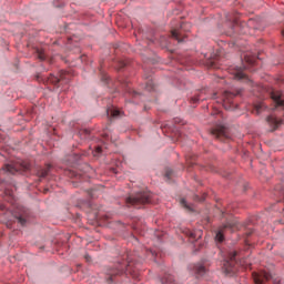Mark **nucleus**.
<instances>
[{
	"instance_id": "obj_25",
	"label": "nucleus",
	"mask_w": 284,
	"mask_h": 284,
	"mask_svg": "<svg viewBox=\"0 0 284 284\" xmlns=\"http://www.w3.org/2000/svg\"><path fill=\"white\" fill-rule=\"evenodd\" d=\"M146 90H149V91H150V90H154V84H152V82L149 81V82L146 83Z\"/></svg>"
},
{
	"instance_id": "obj_3",
	"label": "nucleus",
	"mask_w": 284,
	"mask_h": 284,
	"mask_svg": "<svg viewBox=\"0 0 284 284\" xmlns=\"http://www.w3.org/2000/svg\"><path fill=\"white\" fill-rule=\"evenodd\" d=\"M227 230H230L231 232H235V230H239V224L236 222H227L226 224L221 226L215 235V241H217L219 243H223L224 241L223 234H225Z\"/></svg>"
},
{
	"instance_id": "obj_7",
	"label": "nucleus",
	"mask_w": 284,
	"mask_h": 284,
	"mask_svg": "<svg viewBox=\"0 0 284 284\" xmlns=\"http://www.w3.org/2000/svg\"><path fill=\"white\" fill-rule=\"evenodd\" d=\"M272 278V274L263 271L261 273H253V280L255 284H263L265 281H270Z\"/></svg>"
},
{
	"instance_id": "obj_10",
	"label": "nucleus",
	"mask_w": 284,
	"mask_h": 284,
	"mask_svg": "<svg viewBox=\"0 0 284 284\" xmlns=\"http://www.w3.org/2000/svg\"><path fill=\"white\" fill-rule=\"evenodd\" d=\"M123 270H125V265H120L115 270H111L108 272V283H113L114 282V276H119V274H123Z\"/></svg>"
},
{
	"instance_id": "obj_21",
	"label": "nucleus",
	"mask_w": 284,
	"mask_h": 284,
	"mask_svg": "<svg viewBox=\"0 0 284 284\" xmlns=\"http://www.w3.org/2000/svg\"><path fill=\"white\" fill-rule=\"evenodd\" d=\"M245 61L246 63H248V65H254V58H250V57H245Z\"/></svg>"
},
{
	"instance_id": "obj_28",
	"label": "nucleus",
	"mask_w": 284,
	"mask_h": 284,
	"mask_svg": "<svg viewBox=\"0 0 284 284\" xmlns=\"http://www.w3.org/2000/svg\"><path fill=\"white\" fill-rule=\"evenodd\" d=\"M102 81H108V75H102Z\"/></svg>"
},
{
	"instance_id": "obj_19",
	"label": "nucleus",
	"mask_w": 284,
	"mask_h": 284,
	"mask_svg": "<svg viewBox=\"0 0 284 284\" xmlns=\"http://www.w3.org/2000/svg\"><path fill=\"white\" fill-rule=\"evenodd\" d=\"M106 112H108V114H110L113 118L119 116L121 114V112L116 109H111V110H108Z\"/></svg>"
},
{
	"instance_id": "obj_13",
	"label": "nucleus",
	"mask_w": 284,
	"mask_h": 284,
	"mask_svg": "<svg viewBox=\"0 0 284 284\" xmlns=\"http://www.w3.org/2000/svg\"><path fill=\"white\" fill-rule=\"evenodd\" d=\"M266 121L268 125L273 128V130H276V128H278V124L281 123V120L276 119V116L274 115L267 116Z\"/></svg>"
},
{
	"instance_id": "obj_4",
	"label": "nucleus",
	"mask_w": 284,
	"mask_h": 284,
	"mask_svg": "<svg viewBox=\"0 0 284 284\" xmlns=\"http://www.w3.org/2000/svg\"><path fill=\"white\" fill-rule=\"evenodd\" d=\"M2 170L9 174H17L19 172H28V170H30V165L26 163H12L7 164Z\"/></svg>"
},
{
	"instance_id": "obj_11",
	"label": "nucleus",
	"mask_w": 284,
	"mask_h": 284,
	"mask_svg": "<svg viewBox=\"0 0 284 284\" xmlns=\"http://www.w3.org/2000/svg\"><path fill=\"white\" fill-rule=\"evenodd\" d=\"M243 70H245V67L236 68L235 71L233 72L234 79H236L237 81H250L247 74H245Z\"/></svg>"
},
{
	"instance_id": "obj_14",
	"label": "nucleus",
	"mask_w": 284,
	"mask_h": 284,
	"mask_svg": "<svg viewBox=\"0 0 284 284\" xmlns=\"http://www.w3.org/2000/svg\"><path fill=\"white\" fill-rule=\"evenodd\" d=\"M264 110H267V105L264 102H258L254 105L253 114H261Z\"/></svg>"
},
{
	"instance_id": "obj_23",
	"label": "nucleus",
	"mask_w": 284,
	"mask_h": 284,
	"mask_svg": "<svg viewBox=\"0 0 284 284\" xmlns=\"http://www.w3.org/2000/svg\"><path fill=\"white\" fill-rule=\"evenodd\" d=\"M181 205H183V207H185L186 210H191L190 205H187V202L185 201V199L181 200Z\"/></svg>"
},
{
	"instance_id": "obj_9",
	"label": "nucleus",
	"mask_w": 284,
	"mask_h": 284,
	"mask_svg": "<svg viewBox=\"0 0 284 284\" xmlns=\"http://www.w3.org/2000/svg\"><path fill=\"white\" fill-rule=\"evenodd\" d=\"M271 99L274 101L275 108H284L283 93L280 91H272Z\"/></svg>"
},
{
	"instance_id": "obj_20",
	"label": "nucleus",
	"mask_w": 284,
	"mask_h": 284,
	"mask_svg": "<svg viewBox=\"0 0 284 284\" xmlns=\"http://www.w3.org/2000/svg\"><path fill=\"white\" fill-rule=\"evenodd\" d=\"M38 59H40V61H45V53L43 51H38Z\"/></svg>"
},
{
	"instance_id": "obj_12",
	"label": "nucleus",
	"mask_w": 284,
	"mask_h": 284,
	"mask_svg": "<svg viewBox=\"0 0 284 284\" xmlns=\"http://www.w3.org/2000/svg\"><path fill=\"white\" fill-rule=\"evenodd\" d=\"M63 79H68V73L65 71H62L60 73V78L57 75H50L48 78L49 83H52L53 85H59V81H63Z\"/></svg>"
},
{
	"instance_id": "obj_17",
	"label": "nucleus",
	"mask_w": 284,
	"mask_h": 284,
	"mask_svg": "<svg viewBox=\"0 0 284 284\" xmlns=\"http://www.w3.org/2000/svg\"><path fill=\"white\" fill-rule=\"evenodd\" d=\"M201 236H203V233L201 231L189 232V239H193V241H196V239H201Z\"/></svg>"
},
{
	"instance_id": "obj_5",
	"label": "nucleus",
	"mask_w": 284,
	"mask_h": 284,
	"mask_svg": "<svg viewBox=\"0 0 284 284\" xmlns=\"http://www.w3.org/2000/svg\"><path fill=\"white\" fill-rule=\"evenodd\" d=\"M239 94H241V91H237L236 93L226 91L224 93V108L225 110H234V108H236L235 104L232 103V100L234 97H239Z\"/></svg>"
},
{
	"instance_id": "obj_1",
	"label": "nucleus",
	"mask_w": 284,
	"mask_h": 284,
	"mask_svg": "<svg viewBox=\"0 0 284 284\" xmlns=\"http://www.w3.org/2000/svg\"><path fill=\"white\" fill-rule=\"evenodd\" d=\"M150 199H152V194L148 191H143L129 196L126 199V204L133 205V207H141V205H145V203H150Z\"/></svg>"
},
{
	"instance_id": "obj_24",
	"label": "nucleus",
	"mask_w": 284,
	"mask_h": 284,
	"mask_svg": "<svg viewBox=\"0 0 284 284\" xmlns=\"http://www.w3.org/2000/svg\"><path fill=\"white\" fill-rule=\"evenodd\" d=\"M201 99V95H195L191 99L192 103H199V100Z\"/></svg>"
},
{
	"instance_id": "obj_8",
	"label": "nucleus",
	"mask_w": 284,
	"mask_h": 284,
	"mask_svg": "<svg viewBox=\"0 0 284 284\" xmlns=\"http://www.w3.org/2000/svg\"><path fill=\"white\" fill-rule=\"evenodd\" d=\"M211 134L219 141H227V139H230L225 128L214 129Z\"/></svg>"
},
{
	"instance_id": "obj_6",
	"label": "nucleus",
	"mask_w": 284,
	"mask_h": 284,
	"mask_svg": "<svg viewBox=\"0 0 284 284\" xmlns=\"http://www.w3.org/2000/svg\"><path fill=\"white\" fill-rule=\"evenodd\" d=\"M28 216H30V211L26 207L18 209L16 213V219L20 225H26L28 223Z\"/></svg>"
},
{
	"instance_id": "obj_15",
	"label": "nucleus",
	"mask_w": 284,
	"mask_h": 284,
	"mask_svg": "<svg viewBox=\"0 0 284 284\" xmlns=\"http://www.w3.org/2000/svg\"><path fill=\"white\" fill-rule=\"evenodd\" d=\"M51 168L52 166L50 164H48L44 169H40L38 171V176H40V179H45V176H48Z\"/></svg>"
},
{
	"instance_id": "obj_31",
	"label": "nucleus",
	"mask_w": 284,
	"mask_h": 284,
	"mask_svg": "<svg viewBox=\"0 0 284 284\" xmlns=\"http://www.w3.org/2000/svg\"><path fill=\"white\" fill-rule=\"evenodd\" d=\"M104 136H109L108 133H105Z\"/></svg>"
},
{
	"instance_id": "obj_22",
	"label": "nucleus",
	"mask_w": 284,
	"mask_h": 284,
	"mask_svg": "<svg viewBox=\"0 0 284 284\" xmlns=\"http://www.w3.org/2000/svg\"><path fill=\"white\" fill-rule=\"evenodd\" d=\"M102 152H103V149L101 146H97L94 156H99V154H101Z\"/></svg>"
},
{
	"instance_id": "obj_18",
	"label": "nucleus",
	"mask_w": 284,
	"mask_h": 284,
	"mask_svg": "<svg viewBox=\"0 0 284 284\" xmlns=\"http://www.w3.org/2000/svg\"><path fill=\"white\" fill-rule=\"evenodd\" d=\"M173 39H175L176 41H179V43H181L183 41V39H181V31L174 29L171 32Z\"/></svg>"
},
{
	"instance_id": "obj_26",
	"label": "nucleus",
	"mask_w": 284,
	"mask_h": 284,
	"mask_svg": "<svg viewBox=\"0 0 284 284\" xmlns=\"http://www.w3.org/2000/svg\"><path fill=\"white\" fill-rule=\"evenodd\" d=\"M172 176V170L168 169L165 172V179H170Z\"/></svg>"
},
{
	"instance_id": "obj_30",
	"label": "nucleus",
	"mask_w": 284,
	"mask_h": 284,
	"mask_svg": "<svg viewBox=\"0 0 284 284\" xmlns=\"http://www.w3.org/2000/svg\"><path fill=\"white\" fill-rule=\"evenodd\" d=\"M85 260H87V261H90V255H85Z\"/></svg>"
},
{
	"instance_id": "obj_29",
	"label": "nucleus",
	"mask_w": 284,
	"mask_h": 284,
	"mask_svg": "<svg viewBox=\"0 0 284 284\" xmlns=\"http://www.w3.org/2000/svg\"><path fill=\"white\" fill-rule=\"evenodd\" d=\"M183 28H185V23H182V24H181V30H183Z\"/></svg>"
},
{
	"instance_id": "obj_27",
	"label": "nucleus",
	"mask_w": 284,
	"mask_h": 284,
	"mask_svg": "<svg viewBox=\"0 0 284 284\" xmlns=\"http://www.w3.org/2000/svg\"><path fill=\"white\" fill-rule=\"evenodd\" d=\"M197 201H205V197L200 199L199 195L195 196Z\"/></svg>"
},
{
	"instance_id": "obj_16",
	"label": "nucleus",
	"mask_w": 284,
	"mask_h": 284,
	"mask_svg": "<svg viewBox=\"0 0 284 284\" xmlns=\"http://www.w3.org/2000/svg\"><path fill=\"white\" fill-rule=\"evenodd\" d=\"M205 272H206V268L203 266V264L195 265V273L199 274V276H203Z\"/></svg>"
},
{
	"instance_id": "obj_2",
	"label": "nucleus",
	"mask_w": 284,
	"mask_h": 284,
	"mask_svg": "<svg viewBox=\"0 0 284 284\" xmlns=\"http://www.w3.org/2000/svg\"><path fill=\"white\" fill-rule=\"evenodd\" d=\"M236 251L229 253V260L224 261L223 270L225 274H234L236 272Z\"/></svg>"
}]
</instances>
